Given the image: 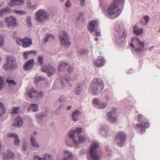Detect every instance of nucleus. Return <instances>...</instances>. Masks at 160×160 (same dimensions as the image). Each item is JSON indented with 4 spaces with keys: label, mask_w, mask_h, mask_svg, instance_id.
I'll list each match as a JSON object with an SVG mask.
<instances>
[{
    "label": "nucleus",
    "mask_w": 160,
    "mask_h": 160,
    "mask_svg": "<svg viewBox=\"0 0 160 160\" xmlns=\"http://www.w3.org/2000/svg\"><path fill=\"white\" fill-rule=\"evenodd\" d=\"M117 31L118 32V34L119 35L120 37L121 38H125L126 37V32L125 30L123 28L120 30V31H118V30L116 28Z\"/></svg>",
    "instance_id": "30"
},
{
    "label": "nucleus",
    "mask_w": 160,
    "mask_h": 160,
    "mask_svg": "<svg viewBox=\"0 0 160 160\" xmlns=\"http://www.w3.org/2000/svg\"><path fill=\"white\" fill-rule=\"evenodd\" d=\"M26 21L28 26L30 27L32 26V22H31V18L29 16L27 17Z\"/></svg>",
    "instance_id": "38"
},
{
    "label": "nucleus",
    "mask_w": 160,
    "mask_h": 160,
    "mask_svg": "<svg viewBox=\"0 0 160 160\" xmlns=\"http://www.w3.org/2000/svg\"><path fill=\"white\" fill-rule=\"evenodd\" d=\"M95 40L96 41H97L98 40V38H95Z\"/></svg>",
    "instance_id": "63"
},
{
    "label": "nucleus",
    "mask_w": 160,
    "mask_h": 160,
    "mask_svg": "<svg viewBox=\"0 0 160 160\" xmlns=\"http://www.w3.org/2000/svg\"><path fill=\"white\" fill-rule=\"evenodd\" d=\"M137 117H138V122H141V120L142 119V115H141L140 114H139L138 115Z\"/></svg>",
    "instance_id": "53"
},
{
    "label": "nucleus",
    "mask_w": 160,
    "mask_h": 160,
    "mask_svg": "<svg viewBox=\"0 0 160 160\" xmlns=\"http://www.w3.org/2000/svg\"><path fill=\"white\" fill-rule=\"evenodd\" d=\"M38 106L37 104H32L28 108L29 109H31L33 112H36L38 111Z\"/></svg>",
    "instance_id": "31"
},
{
    "label": "nucleus",
    "mask_w": 160,
    "mask_h": 160,
    "mask_svg": "<svg viewBox=\"0 0 160 160\" xmlns=\"http://www.w3.org/2000/svg\"><path fill=\"white\" fill-rule=\"evenodd\" d=\"M19 107H15L13 108L12 113L17 114L18 113V111L19 109Z\"/></svg>",
    "instance_id": "47"
},
{
    "label": "nucleus",
    "mask_w": 160,
    "mask_h": 160,
    "mask_svg": "<svg viewBox=\"0 0 160 160\" xmlns=\"http://www.w3.org/2000/svg\"><path fill=\"white\" fill-rule=\"evenodd\" d=\"M83 15V13L82 12H81L80 13L79 17H81Z\"/></svg>",
    "instance_id": "60"
},
{
    "label": "nucleus",
    "mask_w": 160,
    "mask_h": 160,
    "mask_svg": "<svg viewBox=\"0 0 160 160\" xmlns=\"http://www.w3.org/2000/svg\"><path fill=\"white\" fill-rule=\"evenodd\" d=\"M153 48V47H151L149 48V49L150 50H151L152 48Z\"/></svg>",
    "instance_id": "62"
},
{
    "label": "nucleus",
    "mask_w": 160,
    "mask_h": 160,
    "mask_svg": "<svg viewBox=\"0 0 160 160\" xmlns=\"http://www.w3.org/2000/svg\"><path fill=\"white\" fill-rule=\"evenodd\" d=\"M126 139V135L123 132H118L115 136V142L117 145L120 147L123 146Z\"/></svg>",
    "instance_id": "6"
},
{
    "label": "nucleus",
    "mask_w": 160,
    "mask_h": 160,
    "mask_svg": "<svg viewBox=\"0 0 160 160\" xmlns=\"http://www.w3.org/2000/svg\"><path fill=\"white\" fill-rule=\"evenodd\" d=\"M79 53L80 55H82L86 53V51L84 49H82L79 51Z\"/></svg>",
    "instance_id": "50"
},
{
    "label": "nucleus",
    "mask_w": 160,
    "mask_h": 160,
    "mask_svg": "<svg viewBox=\"0 0 160 160\" xmlns=\"http://www.w3.org/2000/svg\"><path fill=\"white\" fill-rule=\"evenodd\" d=\"M4 43V39L2 36H0V46H2Z\"/></svg>",
    "instance_id": "43"
},
{
    "label": "nucleus",
    "mask_w": 160,
    "mask_h": 160,
    "mask_svg": "<svg viewBox=\"0 0 160 160\" xmlns=\"http://www.w3.org/2000/svg\"><path fill=\"white\" fill-rule=\"evenodd\" d=\"M45 38H46L44 39V41L45 42H48V40L49 38L54 39V36L52 34H47Z\"/></svg>",
    "instance_id": "34"
},
{
    "label": "nucleus",
    "mask_w": 160,
    "mask_h": 160,
    "mask_svg": "<svg viewBox=\"0 0 160 160\" xmlns=\"http://www.w3.org/2000/svg\"><path fill=\"white\" fill-rule=\"evenodd\" d=\"M93 102L94 104L98 105V106H99L100 103H99V101L97 99L94 98L93 100Z\"/></svg>",
    "instance_id": "45"
},
{
    "label": "nucleus",
    "mask_w": 160,
    "mask_h": 160,
    "mask_svg": "<svg viewBox=\"0 0 160 160\" xmlns=\"http://www.w3.org/2000/svg\"><path fill=\"white\" fill-rule=\"evenodd\" d=\"M34 63V59H32L27 62L24 66L23 68L26 70L31 69L33 66Z\"/></svg>",
    "instance_id": "16"
},
{
    "label": "nucleus",
    "mask_w": 160,
    "mask_h": 160,
    "mask_svg": "<svg viewBox=\"0 0 160 160\" xmlns=\"http://www.w3.org/2000/svg\"><path fill=\"white\" fill-rule=\"evenodd\" d=\"M81 5L82 6H84L85 5V0H81L80 2Z\"/></svg>",
    "instance_id": "55"
},
{
    "label": "nucleus",
    "mask_w": 160,
    "mask_h": 160,
    "mask_svg": "<svg viewBox=\"0 0 160 160\" xmlns=\"http://www.w3.org/2000/svg\"><path fill=\"white\" fill-rule=\"evenodd\" d=\"M75 132H77L79 134L82 132V128H77L74 131Z\"/></svg>",
    "instance_id": "42"
},
{
    "label": "nucleus",
    "mask_w": 160,
    "mask_h": 160,
    "mask_svg": "<svg viewBox=\"0 0 160 160\" xmlns=\"http://www.w3.org/2000/svg\"><path fill=\"white\" fill-rule=\"evenodd\" d=\"M106 98L107 100H108L109 98V97L108 96H107L106 97Z\"/></svg>",
    "instance_id": "64"
},
{
    "label": "nucleus",
    "mask_w": 160,
    "mask_h": 160,
    "mask_svg": "<svg viewBox=\"0 0 160 160\" xmlns=\"http://www.w3.org/2000/svg\"><path fill=\"white\" fill-rule=\"evenodd\" d=\"M23 123V122L21 118L18 116L15 119V122L13 124V126H16L18 127L21 126Z\"/></svg>",
    "instance_id": "20"
},
{
    "label": "nucleus",
    "mask_w": 160,
    "mask_h": 160,
    "mask_svg": "<svg viewBox=\"0 0 160 160\" xmlns=\"http://www.w3.org/2000/svg\"><path fill=\"white\" fill-rule=\"evenodd\" d=\"M13 12L14 13L19 14H25L26 13L25 12L22 10H13Z\"/></svg>",
    "instance_id": "36"
},
{
    "label": "nucleus",
    "mask_w": 160,
    "mask_h": 160,
    "mask_svg": "<svg viewBox=\"0 0 160 160\" xmlns=\"http://www.w3.org/2000/svg\"><path fill=\"white\" fill-rule=\"evenodd\" d=\"M150 126L149 123L147 122L143 121L141 123L134 124L133 127L134 128H139L140 130L142 132L145 131V129L148 128Z\"/></svg>",
    "instance_id": "10"
},
{
    "label": "nucleus",
    "mask_w": 160,
    "mask_h": 160,
    "mask_svg": "<svg viewBox=\"0 0 160 160\" xmlns=\"http://www.w3.org/2000/svg\"><path fill=\"white\" fill-rule=\"evenodd\" d=\"M65 157H66L67 158H64L63 160H67V158H72V155L70 152H68L67 150H65L64 152Z\"/></svg>",
    "instance_id": "32"
},
{
    "label": "nucleus",
    "mask_w": 160,
    "mask_h": 160,
    "mask_svg": "<svg viewBox=\"0 0 160 160\" xmlns=\"http://www.w3.org/2000/svg\"><path fill=\"white\" fill-rule=\"evenodd\" d=\"M3 80L2 78H0V91L2 89L3 85Z\"/></svg>",
    "instance_id": "46"
},
{
    "label": "nucleus",
    "mask_w": 160,
    "mask_h": 160,
    "mask_svg": "<svg viewBox=\"0 0 160 160\" xmlns=\"http://www.w3.org/2000/svg\"><path fill=\"white\" fill-rule=\"evenodd\" d=\"M27 148V147L25 145H23L22 148V149L24 150L25 151Z\"/></svg>",
    "instance_id": "58"
},
{
    "label": "nucleus",
    "mask_w": 160,
    "mask_h": 160,
    "mask_svg": "<svg viewBox=\"0 0 160 160\" xmlns=\"http://www.w3.org/2000/svg\"><path fill=\"white\" fill-rule=\"evenodd\" d=\"M30 142L33 147L34 148H38L39 147V144L36 142L35 139L32 136L31 137Z\"/></svg>",
    "instance_id": "28"
},
{
    "label": "nucleus",
    "mask_w": 160,
    "mask_h": 160,
    "mask_svg": "<svg viewBox=\"0 0 160 160\" xmlns=\"http://www.w3.org/2000/svg\"><path fill=\"white\" fill-rule=\"evenodd\" d=\"M86 140L82 136H80L78 137V141L74 140L73 142L75 145H78L79 143H84Z\"/></svg>",
    "instance_id": "27"
},
{
    "label": "nucleus",
    "mask_w": 160,
    "mask_h": 160,
    "mask_svg": "<svg viewBox=\"0 0 160 160\" xmlns=\"http://www.w3.org/2000/svg\"><path fill=\"white\" fill-rule=\"evenodd\" d=\"M3 24V23L2 22H0V26L2 27Z\"/></svg>",
    "instance_id": "59"
},
{
    "label": "nucleus",
    "mask_w": 160,
    "mask_h": 160,
    "mask_svg": "<svg viewBox=\"0 0 160 160\" xmlns=\"http://www.w3.org/2000/svg\"><path fill=\"white\" fill-rule=\"evenodd\" d=\"M80 112L78 110H76L74 111L72 115V118L73 120L76 121L77 120V118L79 116L80 113Z\"/></svg>",
    "instance_id": "26"
},
{
    "label": "nucleus",
    "mask_w": 160,
    "mask_h": 160,
    "mask_svg": "<svg viewBox=\"0 0 160 160\" xmlns=\"http://www.w3.org/2000/svg\"><path fill=\"white\" fill-rule=\"evenodd\" d=\"M131 42L130 46L136 52H139L143 50L144 43L140 41L137 37L135 36L132 37L131 38Z\"/></svg>",
    "instance_id": "3"
},
{
    "label": "nucleus",
    "mask_w": 160,
    "mask_h": 160,
    "mask_svg": "<svg viewBox=\"0 0 160 160\" xmlns=\"http://www.w3.org/2000/svg\"><path fill=\"white\" fill-rule=\"evenodd\" d=\"M68 82V80L66 78H64V79H63L61 82V84L62 85V86L63 87H64V86L63 85V84H64V83H65V84H66V83H67Z\"/></svg>",
    "instance_id": "44"
},
{
    "label": "nucleus",
    "mask_w": 160,
    "mask_h": 160,
    "mask_svg": "<svg viewBox=\"0 0 160 160\" xmlns=\"http://www.w3.org/2000/svg\"><path fill=\"white\" fill-rule=\"evenodd\" d=\"M143 19L145 20L144 23V25H146L147 24L149 20V17L148 16H145L144 19Z\"/></svg>",
    "instance_id": "49"
},
{
    "label": "nucleus",
    "mask_w": 160,
    "mask_h": 160,
    "mask_svg": "<svg viewBox=\"0 0 160 160\" xmlns=\"http://www.w3.org/2000/svg\"><path fill=\"white\" fill-rule=\"evenodd\" d=\"M18 67V63L15 58L13 57L8 56L6 58V61L3 65L4 70L6 71L14 70Z\"/></svg>",
    "instance_id": "2"
},
{
    "label": "nucleus",
    "mask_w": 160,
    "mask_h": 160,
    "mask_svg": "<svg viewBox=\"0 0 160 160\" xmlns=\"http://www.w3.org/2000/svg\"><path fill=\"white\" fill-rule=\"evenodd\" d=\"M5 22L7 24L8 27H14L17 26L16 19L13 16L6 17Z\"/></svg>",
    "instance_id": "13"
},
{
    "label": "nucleus",
    "mask_w": 160,
    "mask_h": 160,
    "mask_svg": "<svg viewBox=\"0 0 160 160\" xmlns=\"http://www.w3.org/2000/svg\"><path fill=\"white\" fill-rule=\"evenodd\" d=\"M4 104L0 102V108H2V113L0 115V117L2 116L3 114H5L6 112V109L4 108Z\"/></svg>",
    "instance_id": "35"
},
{
    "label": "nucleus",
    "mask_w": 160,
    "mask_h": 160,
    "mask_svg": "<svg viewBox=\"0 0 160 160\" xmlns=\"http://www.w3.org/2000/svg\"><path fill=\"white\" fill-rule=\"evenodd\" d=\"M133 32L138 35H141L143 32V29L142 28L137 29V27L135 25L133 27Z\"/></svg>",
    "instance_id": "23"
},
{
    "label": "nucleus",
    "mask_w": 160,
    "mask_h": 160,
    "mask_svg": "<svg viewBox=\"0 0 160 160\" xmlns=\"http://www.w3.org/2000/svg\"><path fill=\"white\" fill-rule=\"evenodd\" d=\"M30 54H33L36 55V52L35 50L31 51L29 52H24L23 53V55L24 58L27 59L28 58V56Z\"/></svg>",
    "instance_id": "29"
},
{
    "label": "nucleus",
    "mask_w": 160,
    "mask_h": 160,
    "mask_svg": "<svg viewBox=\"0 0 160 160\" xmlns=\"http://www.w3.org/2000/svg\"><path fill=\"white\" fill-rule=\"evenodd\" d=\"M75 132L74 130L71 131L69 133V137L71 139H73L74 138Z\"/></svg>",
    "instance_id": "39"
},
{
    "label": "nucleus",
    "mask_w": 160,
    "mask_h": 160,
    "mask_svg": "<svg viewBox=\"0 0 160 160\" xmlns=\"http://www.w3.org/2000/svg\"><path fill=\"white\" fill-rule=\"evenodd\" d=\"M71 106H69L68 107L67 109L68 110H69L71 109Z\"/></svg>",
    "instance_id": "61"
},
{
    "label": "nucleus",
    "mask_w": 160,
    "mask_h": 160,
    "mask_svg": "<svg viewBox=\"0 0 160 160\" xmlns=\"http://www.w3.org/2000/svg\"><path fill=\"white\" fill-rule=\"evenodd\" d=\"M95 35L97 36H99L100 35V33L99 32H96Z\"/></svg>",
    "instance_id": "57"
},
{
    "label": "nucleus",
    "mask_w": 160,
    "mask_h": 160,
    "mask_svg": "<svg viewBox=\"0 0 160 160\" xmlns=\"http://www.w3.org/2000/svg\"><path fill=\"white\" fill-rule=\"evenodd\" d=\"M64 101V99L63 97L61 96L59 98V101L63 102Z\"/></svg>",
    "instance_id": "56"
},
{
    "label": "nucleus",
    "mask_w": 160,
    "mask_h": 160,
    "mask_svg": "<svg viewBox=\"0 0 160 160\" xmlns=\"http://www.w3.org/2000/svg\"><path fill=\"white\" fill-rule=\"evenodd\" d=\"M42 71L43 72H47L49 77L51 76L55 72L54 67L51 66H49L46 68L43 67L41 68Z\"/></svg>",
    "instance_id": "14"
},
{
    "label": "nucleus",
    "mask_w": 160,
    "mask_h": 160,
    "mask_svg": "<svg viewBox=\"0 0 160 160\" xmlns=\"http://www.w3.org/2000/svg\"><path fill=\"white\" fill-rule=\"evenodd\" d=\"M71 4L69 0H67L65 3V6L67 7H69L71 6Z\"/></svg>",
    "instance_id": "52"
},
{
    "label": "nucleus",
    "mask_w": 160,
    "mask_h": 160,
    "mask_svg": "<svg viewBox=\"0 0 160 160\" xmlns=\"http://www.w3.org/2000/svg\"><path fill=\"white\" fill-rule=\"evenodd\" d=\"M13 156L14 155L11 151L8 150L7 151V154H4V156L2 159L3 160H7L9 158H12Z\"/></svg>",
    "instance_id": "24"
},
{
    "label": "nucleus",
    "mask_w": 160,
    "mask_h": 160,
    "mask_svg": "<svg viewBox=\"0 0 160 160\" xmlns=\"http://www.w3.org/2000/svg\"><path fill=\"white\" fill-rule=\"evenodd\" d=\"M82 90V87L81 86H78L75 89V93L77 94H79Z\"/></svg>",
    "instance_id": "37"
},
{
    "label": "nucleus",
    "mask_w": 160,
    "mask_h": 160,
    "mask_svg": "<svg viewBox=\"0 0 160 160\" xmlns=\"http://www.w3.org/2000/svg\"><path fill=\"white\" fill-rule=\"evenodd\" d=\"M113 2L117 3V4L121 8H122L123 6L124 0H114Z\"/></svg>",
    "instance_id": "33"
},
{
    "label": "nucleus",
    "mask_w": 160,
    "mask_h": 160,
    "mask_svg": "<svg viewBox=\"0 0 160 160\" xmlns=\"http://www.w3.org/2000/svg\"><path fill=\"white\" fill-rule=\"evenodd\" d=\"M16 42L19 45H21V42L22 47L24 48H26L30 47L32 44V40L30 38L25 37L21 39V38H17Z\"/></svg>",
    "instance_id": "9"
},
{
    "label": "nucleus",
    "mask_w": 160,
    "mask_h": 160,
    "mask_svg": "<svg viewBox=\"0 0 160 160\" xmlns=\"http://www.w3.org/2000/svg\"><path fill=\"white\" fill-rule=\"evenodd\" d=\"M99 147L97 143L92 144L89 150V154L91 158L93 160H99L100 155L97 151V149Z\"/></svg>",
    "instance_id": "5"
},
{
    "label": "nucleus",
    "mask_w": 160,
    "mask_h": 160,
    "mask_svg": "<svg viewBox=\"0 0 160 160\" xmlns=\"http://www.w3.org/2000/svg\"><path fill=\"white\" fill-rule=\"evenodd\" d=\"M103 88V83L99 78L94 79L90 86L91 91L94 95H97L100 92Z\"/></svg>",
    "instance_id": "1"
},
{
    "label": "nucleus",
    "mask_w": 160,
    "mask_h": 160,
    "mask_svg": "<svg viewBox=\"0 0 160 160\" xmlns=\"http://www.w3.org/2000/svg\"><path fill=\"white\" fill-rule=\"evenodd\" d=\"M8 136L9 137H12L15 139L14 141V144L15 146H18L20 143V140L18 138V135L15 133H8Z\"/></svg>",
    "instance_id": "17"
},
{
    "label": "nucleus",
    "mask_w": 160,
    "mask_h": 160,
    "mask_svg": "<svg viewBox=\"0 0 160 160\" xmlns=\"http://www.w3.org/2000/svg\"><path fill=\"white\" fill-rule=\"evenodd\" d=\"M94 64L97 67H101L103 66L105 63V61L103 58L99 56L97 59L94 61Z\"/></svg>",
    "instance_id": "15"
},
{
    "label": "nucleus",
    "mask_w": 160,
    "mask_h": 160,
    "mask_svg": "<svg viewBox=\"0 0 160 160\" xmlns=\"http://www.w3.org/2000/svg\"><path fill=\"white\" fill-rule=\"evenodd\" d=\"M38 61L39 63L41 65H42L43 63V58L42 56H40L38 58Z\"/></svg>",
    "instance_id": "40"
},
{
    "label": "nucleus",
    "mask_w": 160,
    "mask_h": 160,
    "mask_svg": "<svg viewBox=\"0 0 160 160\" xmlns=\"http://www.w3.org/2000/svg\"><path fill=\"white\" fill-rule=\"evenodd\" d=\"M62 35L60 33L59 39L62 44L65 47H69L71 43L69 41V38L68 34L65 31H62L61 32Z\"/></svg>",
    "instance_id": "8"
},
{
    "label": "nucleus",
    "mask_w": 160,
    "mask_h": 160,
    "mask_svg": "<svg viewBox=\"0 0 160 160\" xmlns=\"http://www.w3.org/2000/svg\"><path fill=\"white\" fill-rule=\"evenodd\" d=\"M116 108H113L111 111L109 112L107 114L108 120L110 122L114 123L117 122V118L115 116H112L116 114Z\"/></svg>",
    "instance_id": "12"
},
{
    "label": "nucleus",
    "mask_w": 160,
    "mask_h": 160,
    "mask_svg": "<svg viewBox=\"0 0 160 160\" xmlns=\"http://www.w3.org/2000/svg\"><path fill=\"white\" fill-rule=\"evenodd\" d=\"M24 0H11L10 5L12 7L21 5L24 3Z\"/></svg>",
    "instance_id": "18"
},
{
    "label": "nucleus",
    "mask_w": 160,
    "mask_h": 160,
    "mask_svg": "<svg viewBox=\"0 0 160 160\" xmlns=\"http://www.w3.org/2000/svg\"><path fill=\"white\" fill-rule=\"evenodd\" d=\"M36 91L34 88H32L31 89L28 90L27 92V93L30 98L33 97L40 98L43 95V93L40 92L36 93Z\"/></svg>",
    "instance_id": "11"
},
{
    "label": "nucleus",
    "mask_w": 160,
    "mask_h": 160,
    "mask_svg": "<svg viewBox=\"0 0 160 160\" xmlns=\"http://www.w3.org/2000/svg\"><path fill=\"white\" fill-rule=\"evenodd\" d=\"M33 159L34 160H52V157L50 155L46 154L43 158H40L38 156L36 155L34 156Z\"/></svg>",
    "instance_id": "19"
},
{
    "label": "nucleus",
    "mask_w": 160,
    "mask_h": 160,
    "mask_svg": "<svg viewBox=\"0 0 160 160\" xmlns=\"http://www.w3.org/2000/svg\"><path fill=\"white\" fill-rule=\"evenodd\" d=\"M121 8L118 5L115 3H111L108 7L107 12L111 16L118 17L121 12Z\"/></svg>",
    "instance_id": "4"
},
{
    "label": "nucleus",
    "mask_w": 160,
    "mask_h": 160,
    "mask_svg": "<svg viewBox=\"0 0 160 160\" xmlns=\"http://www.w3.org/2000/svg\"><path fill=\"white\" fill-rule=\"evenodd\" d=\"M44 78H42L41 77H39L38 79L35 78V81L36 82H38L39 81L43 80L44 79Z\"/></svg>",
    "instance_id": "54"
},
{
    "label": "nucleus",
    "mask_w": 160,
    "mask_h": 160,
    "mask_svg": "<svg viewBox=\"0 0 160 160\" xmlns=\"http://www.w3.org/2000/svg\"><path fill=\"white\" fill-rule=\"evenodd\" d=\"M106 106V104L104 103H103L102 104H99V105L98 107L102 109L105 108Z\"/></svg>",
    "instance_id": "48"
},
{
    "label": "nucleus",
    "mask_w": 160,
    "mask_h": 160,
    "mask_svg": "<svg viewBox=\"0 0 160 160\" xmlns=\"http://www.w3.org/2000/svg\"><path fill=\"white\" fill-rule=\"evenodd\" d=\"M73 70V68L72 66H69L68 69V72L69 73L72 72Z\"/></svg>",
    "instance_id": "51"
},
{
    "label": "nucleus",
    "mask_w": 160,
    "mask_h": 160,
    "mask_svg": "<svg viewBox=\"0 0 160 160\" xmlns=\"http://www.w3.org/2000/svg\"><path fill=\"white\" fill-rule=\"evenodd\" d=\"M12 12L11 9L8 8H6L0 11V16L3 17L6 14L10 13Z\"/></svg>",
    "instance_id": "21"
},
{
    "label": "nucleus",
    "mask_w": 160,
    "mask_h": 160,
    "mask_svg": "<svg viewBox=\"0 0 160 160\" xmlns=\"http://www.w3.org/2000/svg\"><path fill=\"white\" fill-rule=\"evenodd\" d=\"M36 19L38 22H42L47 19L49 17L48 14L44 10L40 9L36 13Z\"/></svg>",
    "instance_id": "7"
},
{
    "label": "nucleus",
    "mask_w": 160,
    "mask_h": 160,
    "mask_svg": "<svg viewBox=\"0 0 160 160\" xmlns=\"http://www.w3.org/2000/svg\"><path fill=\"white\" fill-rule=\"evenodd\" d=\"M7 82H8L9 85H16V82H14L13 80H10L9 79H8L7 80Z\"/></svg>",
    "instance_id": "41"
},
{
    "label": "nucleus",
    "mask_w": 160,
    "mask_h": 160,
    "mask_svg": "<svg viewBox=\"0 0 160 160\" xmlns=\"http://www.w3.org/2000/svg\"><path fill=\"white\" fill-rule=\"evenodd\" d=\"M68 62H61L58 67V71H61L64 70L65 69L66 67L68 65Z\"/></svg>",
    "instance_id": "25"
},
{
    "label": "nucleus",
    "mask_w": 160,
    "mask_h": 160,
    "mask_svg": "<svg viewBox=\"0 0 160 160\" xmlns=\"http://www.w3.org/2000/svg\"><path fill=\"white\" fill-rule=\"evenodd\" d=\"M97 25V23L94 20L91 21L90 23L88 29L89 31H93L95 30Z\"/></svg>",
    "instance_id": "22"
}]
</instances>
